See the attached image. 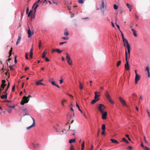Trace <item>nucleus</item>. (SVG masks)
Returning a JSON list of instances; mask_svg holds the SVG:
<instances>
[{
	"label": "nucleus",
	"mask_w": 150,
	"mask_h": 150,
	"mask_svg": "<svg viewBox=\"0 0 150 150\" xmlns=\"http://www.w3.org/2000/svg\"><path fill=\"white\" fill-rule=\"evenodd\" d=\"M106 107L103 104H100L98 105V108L101 113H103L104 112V110L106 108Z\"/></svg>",
	"instance_id": "nucleus-1"
},
{
	"label": "nucleus",
	"mask_w": 150,
	"mask_h": 150,
	"mask_svg": "<svg viewBox=\"0 0 150 150\" xmlns=\"http://www.w3.org/2000/svg\"><path fill=\"white\" fill-rule=\"evenodd\" d=\"M126 63L125 65V69L127 70H129V65L128 61V57L127 54L126 52V58H125Z\"/></svg>",
	"instance_id": "nucleus-2"
},
{
	"label": "nucleus",
	"mask_w": 150,
	"mask_h": 150,
	"mask_svg": "<svg viewBox=\"0 0 150 150\" xmlns=\"http://www.w3.org/2000/svg\"><path fill=\"white\" fill-rule=\"evenodd\" d=\"M29 100V99H28V97L25 96L23 97L21 101V104L23 105L25 103H27Z\"/></svg>",
	"instance_id": "nucleus-3"
},
{
	"label": "nucleus",
	"mask_w": 150,
	"mask_h": 150,
	"mask_svg": "<svg viewBox=\"0 0 150 150\" xmlns=\"http://www.w3.org/2000/svg\"><path fill=\"white\" fill-rule=\"evenodd\" d=\"M105 96L107 99L110 103H111L112 104L114 103V102L111 100V97L110 95H109V94L108 91H106L105 93Z\"/></svg>",
	"instance_id": "nucleus-4"
},
{
	"label": "nucleus",
	"mask_w": 150,
	"mask_h": 150,
	"mask_svg": "<svg viewBox=\"0 0 150 150\" xmlns=\"http://www.w3.org/2000/svg\"><path fill=\"white\" fill-rule=\"evenodd\" d=\"M125 47H126L127 52V50H126V49H125V56H126V52L127 53V55L128 56V54H129L130 53V50H131V48H130V46L129 45V44L127 45H126V46Z\"/></svg>",
	"instance_id": "nucleus-5"
},
{
	"label": "nucleus",
	"mask_w": 150,
	"mask_h": 150,
	"mask_svg": "<svg viewBox=\"0 0 150 150\" xmlns=\"http://www.w3.org/2000/svg\"><path fill=\"white\" fill-rule=\"evenodd\" d=\"M119 100L122 104L123 106L126 105L127 107H128V106L126 105L125 101L121 97H120L119 98Z\"/></svg>",
	"instance_id": "nucleus-6"
},
{
	"label": "nucleus",
	"mask_w": 150,
	"mask_h": 150,
	"mask_svg": "<svg viewBox=\"0 0 150 150\" xmlns=\"http://www.w3.org/2000/svg\"><path fill=\"white\" fill-rule=\"evenodd\" d=\"M27 33L28 34V38H30L33 35L34 33L33 31L31 32L30 29L29 28Z\"/></svg>",
	"instance_id": "nucleus-7"
},
{
	"label": "nucleus",
	"mask_w": 150,
	"mask_h": 150,
	"mask_svg": "<svg viewBox=\"0 0 150 150\" xmlns=\"http://www.w3.org/2000/svg\"><path fill=\"white\" fill-rule=\"evenodd\" d=\"M32 119L33 121V124H32V125H31L27 127L26 129L27 130H28V129H30V128H32L33 127H35V120L33 118H32Z\"/></svg>",
	"instance_id": "nucleus-8"
},
{
	"label": "nucleus",
	"mask_w": 150,
	"mask_h": 150,
	"mask_svg": "<svg viewBox=\"0 0 150 150\" xmlns=\"http://www.w3.org/2000/svg\"><path fill=\"white\" fill-rule=\"evenodd\" d=\"M102 114V118L103 120H105L107 118V112H103Z\"/></svg>",
	"instance_id": "nucleus-9"
},
{
	"label": "nucleus",
	"mask_w": 150,
	"mask_h": 150,
	"mask_svg": "<svg viewBox=\"0 0 150 150\" xmlns=\"http://www.w3.org/2000/svg\"><path fill=\"white\" fill-rule=\"evenodd\" d=\"M94 94L95 95V99H97L98 98H98L100 96V93L99 92H95Z\"/></svg>",
	"instance_id": "nucleus-10"
},
{
	"label": "nucleus",
	"mask_w": 150,
	"mask_h": 150,
	"mask_svg": "<svg viewBox=\"0 0 150 150\" xmlns=\"http://www.w3.org/2000/svg\"><path fill=\"white\" fill-rule=\"evenodd\" d=\"M140 76L139 75H137L135 76V83L137 84L138 82V81L140 80Z\"/></svg>",
	"instance_id": "nucleus-11"
},
{
	"label": "nucleus",
	"mask_w": 150,
	"mask_h": 150,
	"mask_svg": "<svg viewBox=\"0 0 150 150\" xmlns=\"http://www.w3.org/2000/svg\"><path fill=\"white\" fill-rule=\"evenodd\" d=\"M123 41L124 42V47H126V45H129L128 41L125 38H122Z\"/></svg>",
	"instance_id": "nucleus-12"
},
{
	"label": "nucleus",
	"mask_w": 150,
	"mask_h": 150,
	"mask_svg": "<svg viewBox=\"0 0 150 150\" xmlns=\"http://www.w3.org/2000/svg\"><path fill=\"white\" fill-rule=\"evenodd\" d=\"M3 93L4 94V95H3L1 96V98L2 99H6L8 95L7 93L6 92H4Z\"/></svg>",
	"instance_id": "nucleus-13"
},
{
	"label": "nucleus",
	"mask_w": 150,
	"mask_h": 150,
	"mask_svg": "<svg viewBox=\"0 0 150 150\" xmlns=\"http://www.w3.org/2000/svg\"><path fill=\"white\" fill-rule=\"evenodd\" d=\"M21 39V36L20 35L18 36V38L17 40V41L16 43V45H18L20 42Z\"/></svg>",
	"instance_id": "nucleus-14"
},
{
	"label": "nucleus",
	"mask_w": 150,
	"mask_h": 150,
	"mask_svg": "<svg viewBox=\"0 0 150 150\" xmlns=\"http://www.w3.org/2000/svg\"><path fill=\"white\" fill-rule=\"evenodd\" d=\"M110 140L112 142L114 143L117 144H118L119 143V142L117 141L114 139H111Z\"/></svg>",
	"instance_id": "nucleus-15"
},
{
	"label": "nucleus",
	"mask_w": 150,
	"mask_h": 150,
	"mask_svg": "<svg viewBox=\"0 0 150 150\" xmlns=\"http://www.w3.org/2000/svg\"><path fill=\"white\" fill-rule=\"evenodd\" d=\"M45 50L43 52L42 56V57L43 58H45L46 57V55L47 54V52H46Z\"/></svg>",
	"instance_id": "nucleus-16"
},
{
	"label": "nucleus",
	"mask_w": 150,
	"mask_h": 150,
	"mask_svg": "<svg viewBox=\"0 0 150 150\" xmlns=\"http://www.w3.org/2000/svg\"><path fill=\"white\" fill-rule=\"evenodd\" d=\"M131 30L133 33V34L134 35L135 37H136L137 36V34L136 33V32L135 30L134 29H131Z\"/></svg>",
	"instance_id": "nucleus-17"
},
{
	"label": "nucleus",
	"mask_w": 150,
	"mask_h": 150,
	"mask_svg": "<svg viewBox=\"0 0 150 150\" xmlns=\"http://www.w3.org/2000/svg\"><path fill=\"white\" fill-rule=\"evenodd\" d=\"M126 5H127V7L129 8V11H131L132 9V6L131 5L128 3H127L126 4Z\"/></svg>",
	"instance_id": "nucleus-18"
},
{
	"label": "nucleus",
	"mask_w": 150,
	"mask_h": 150,
	"mask_svg": "<svg viewBox=\"0 0 150 150\" xmlns=\"http://www.w3.org/2000/svg\"><path fill=\"white\" fill-rule=\"evenodd\" d=\"M99 100V98H98L97 99H94V100H92V101L91 102V103L92 104H93L94 103H95L97 101Z\"/></svg>",
	"instance_id": "nucleus-19"
},
{
	"label": "nucleus",
	"mask_w": 150,
	"mask_h": 150,
	"mask_svg": "<svg viewBox=\"0 0 150 150\" xmlns=\"http://www.w3.org/2000/svg\"><path fill=\"white\" fill-rule=\"evenodd\" d=\"M146 70H147V73H148V77H150V74L149 72V68L148 67H146Z\"/></svg>",
	"instance_id": "nucleus-20"
},
{
	"label": "nucleus",
	"mask_w": 150,
	"mask_h": 150,
	"mask_svg": "<svg viewBox=\"0 0 150 150\" xmlns=\"http://www.w3.org/2000/svg\"><path fill=\"white\" fill-rule=\"evenodd\" d=\"M51 83L52 84V85L57 86L59 88H60V87L58 85L55 84V82L54 81H51Z\"/></svg>",
	"instance_id": "nucleus-21"
},
{
	"label": "nucleus",
	"mask_w": 150,
	"mask_h": 150,
	"mask_svg": "<svg viewBox=\"0 0 150 150\" xmlns=\"http://www.w3.org/2000/svg\"><path fill=\"white\" fill-rule=\"evenodd\" d=\"M66 59L68 60L70 59H70V57L69 55L67 53H66Z\"/></svg>",
	"instance_id": "nucleus-22"
},
{
	"label": "nucleus",
	"mask_w": 150,
	"mask_h": 150,
	"mask_svg": "<svg viewBox=\"0 0 150 150\" xmlns=\"http://www.w3.org/2000/svg\"><path fill=\"white\" fill-rule=\"evenodd\" d=\"M64 34L66 36H68L69 35V32L67 29L65 30Z\"/></svg>",
	"instance_id": "nucleus-23"
},
{
	"label": "nucleus",
	"mask_w": 150,
	"mask_h": 150,
	"mask_svg": "<svg viewBox=\"0 0 150 150\" xmlns=\"http://www.w3.org/2000/svg\"><path fill=\"white\" fill-rule=\"evenodd\" d=\"M79 87L80 89H81V90L83 88V85L82 83L80 82H79Z\"/></svg>",
	"instance_id": "nucleus-24"
},
{
	"label": "nucleus",
	"mask_w": 150,
	"mask_h": 150,
	"mask_svg": "<svg viewBox=\"0 0 150 150\" xmlns=\"http://www.w3.org/2000/svg\"><path fill=\"white\" fill-rule=\"evenodd\" d=\"M36 85H42L43 86L45 85L42 83H41V82L40 81H39L36 82Z\"/></svg>",
	"instance_id": "nucleus-25"
},
{
	"label": "nucleus",
	"mask_w": 150,
	"mask_h": 150,
	"mask_svg": "<svg viewBox=\"0 0 150 150\" xmlns=\"http://www.w3.org/2000/svg\"><path fill=\"white\" fill-rule=\"evenodd\" d=\"M104 8V2L103 0H102V5L100 7L101 9H103Z\"/></svg>",
	"instance_id": "nucleus-26"
},
{
	"label": "nucleus",
	"mask_w": 150,
	"mask_h": 150,
	"mask_svg": "<svg viewBox=\"0 0 150 150\" xmlns=\"http://www.w3.org/2000/svg\"><path fill=\"white\" fill-rule=\"evenodd\" d=\"M76 142L75 139H71L69 141V143H71L72 142Z\"/></svg>",
	"instance_id": "nucleus-27"
},
{
	"label": "nucleus",
	"mask_w": 150,
	"mask_h": 150,
	"mask_svg": "<svg viewBox=\"0 0 150 150\" xmlns=\"http://www.w3.org/2000/svg\"><path fill=\"white\" fill-rule=\"evenodd\" d=\"M40 1L41 2H42V1H41V0H38L37 1H36L35 3L33 4V8L35 6V4H38V3H39Z\"/></svg>",
	"instance_id": "nucleus-28"
},
{
	"label": "nucleus",
	"mask_w": 150,
	"mask_h": 150,
	"mask_svg": "<svg viewBox=\"0 0 150 150\" xmlns=\"http://www.w3.org/2000/svg\"><path fill=\"white\" fill-rule=\"evenodd\" d=\"M122 141L125 142L127 144L129 143L128 141L125 138H122Z\"/></svg>",
	"instance_id": "nucleus-29"
},
{
	"label": "nucleus",
	"mask_w": 150,
	"mask_h": 150,
	"mask_svg": "<svg viewBox=\"0 0 150 150\" xmlns=\"http://www.w3.org/2000/svg\"><path fill=\"white\" fill-rule=\"evenodd\" d=\"M76 106L78 108V109L81 112V113H83L82 111L80 109L79 105L77 104V103H76Z\"/></svg>",
	"instance_id": "nucleus-30"
},
{
	"label": "nucleus",
	"mask_w": 150,
	"mask_h": 150,
	"mask_svg": "<svg viewBox=\"0 0 150 150\" xmlns=\"http://www.w3.org/2000/svg\"><path fill=\"white\" fill-rule=\"evenodd\" d=\"M10 85V83H8L7 85V88H6V91L4 92H6H6H7V91L8 90V88L9 87Z\"/></svg>",
	"instance_id": "nucleus-31"
},
{
	"label": "nucleus",
	"mask_w": 150,
	"mask_h": 150,
	"mask_svg": "<svg viewBox=\"0 0 150 150\" xmlns=\"http://www.w3.org/2000/svg\"><path fill=\"white\" fill-rule=\"evenodd\" d=\"M6 85V84L2 83L1 85V87L2 88V89H4Z\"/></svg>",
	"instance_id": "nucleus-32"
},
{
	"label": "nucleus",
	"mask_w": 150,
	"mask_h": 150,
	"mask_svg": "<svg viewBox=\"0 0 150 150\" xmlns=\"http://www.w3.org/2000/svg\"><path fill=\"white\" fill-rule=\"evenodd\" d=\"M105 124H103L102 125V129L103 131H105Z\"/></svg>",
	"instance_id": "nucleus-33"
},
{
	"label": "nucleus",
	"mask_w": 150,
	"mask_h": 150,
	"mask_svg": "<svg viewBox=\"0 0 150 150\" xmlns=\"http://www.w3.org/2000/svg\"><path fill=\"white\" fill-rule=\"evenodd\" d=\"M121 61H119L117 62V67H119L121 64Z\"/></svg>",
	"instance_id": "nucleus-34"
},
{
	"label": "nucleus",
	"mask_w": 150,
	"mask_h": 150,
	"mask_svg": "<svg viewBox=\"0 0 150 150\" xmlns=\"http://www.w3.org/2000/svg\"><path fill=\"white\" fill-rule=\"evenodd\" d=\"M35 6L34 8L35 12V11H36V9L38 6V4H35Z\"/></svg>",
	"instance_id": "nucleus-35"
},
{
	"label": "nucleus",
	"mask_w": 150,
	"mask_h": 150,
	"mask_svg": "<svg viewBox=\"0 0 150 150\" xmlns=\"http://www.w3.org/2000/svg\"><path fill=\"white\" fill-rule=\"evenodd\" d=\"M143 149L144 150H150L149 148L146 146H145Z\"/></svg>",
	"instance_id": "nucleus-36"
},
{
	"label": "nucleus",
	"mask_w": 150,
	"mask_h": 150,
	"mask_svg": "<svg viewBox=\"0 0 150 150\" xmlns=\"http://www.w3.org/2000/svg\"><path fill=\"white\" fill-rule=\"evenodd\" d=\"M12 51V48L11 47L9 52V57H10L11 55V52Z\"/></svg>",
	"instance_id": "nucleus-37"
},
{
	"label": "nucleus",
	"mask_w": 150,
	"mask_h": 150,
	"mask_svg": "<svg viewBox=\"0 0 150 150\" xmlns=\"http://www.w3.org/2000/svg\"><path fill=\"white\" fill-rule=\"evenodd\" d=\"M115 10H117L118 9V6L116 4H114L113 6Z\"/></svg>",
	"instance_id": "nucleus-38"
},
{
	"label": "nucleus",
	"mask_w": 150,
	"mask_h": 150,
	"mask_svg": "<svg viewBox=\"0 0 150 150\" xmlns=\"http://www.w3.org/2000/svg\"><path fill=\"white\" fill-rule=\"evenodd\" d=\"M56 51L59 53H60L62 52V50H60L58 49H56Z\"/></svg>",
	"instance_id": "nucleus-39"
},
{
	"label": "nucleus",
	"mask_w": 150,
	"mask_h": 150,
	"mask_svg": "<svg viewBox=\"0 0 150 150\" xmlns=\"http://www.w3.org/2000/svg\"><path fill=\"white\" fill-rule=\"evenodd\" d=\"M68 63L70 65H71L72 64V62L71 59L68 60Z\"/></svg>",
	"instance_id": "nucleus-40"
},
{
	"label": "nucleus",
	"mask_w": 150,
	"mask_h": 150,
	"mask_svg": "<svg viewBox=\"0 0 150 150\" xmlns=\"http://www.w3.org/2000/svg\"><path fill=\"white\" fill-rule=\"evenodd\" d=\"M33 10H30V11H29V12L28 14V17H30V15L33 12Z\"/></svg>",
	"instance_id": "nucleus-41"
},
{
	"label": "nucleus",
	"mask_w": 150,
	"mask_h": 150,
	"mask_svg": "<svg viewBox=\"0 0 150 150\" xmlns=\"http://www.w3.org/2000/svg\"><path fill=\"white\" fill-rule=\"evenodd\" d=\"M66 101V100L65 99H64V100H62V105L63 106H64V102H65Z\"/></svg>",
	"instance_id": "nucleus-42"
},
{
	"label": "nucleus",
	"mask_w": 150,
	"mask_h": 150,
	"mask_svg": "<svg viewBox=\"0 0 150 150\" xmlns=\"http://www.w3.org/2000/svg\"><path fill=\"white\" fill-rule=\"evenodd\" d=\"M78 2L79 3L82 4L84 3V1L83 0H79Z\"/></svg>",
	"instance_id": "nucleus-43"
},
{
	"label": "nucleus",
	"mask_w": 150,
	"mask_h": 150,
	"mask_svg": "<svg viewBox=\"0 0 150 150\" xmlns=\"http://www.w3.org/2000/svg\"><path fill=\"white\" fill-rule=\"evenodd\" d=\"M125 136L127 137L128 139V140L129 141H131V139H130V138L129 137V136L127 134H125Z\"/></svg>",
	"instance_id": "nucleus-44"
},
{
	"label": "nucleus",
	"mask_w": 150,
	"mask_h": 150,
	"mask_svg": "<svg viewBox=\"0 0 150 150\" xmlns=\"http://www.w3.org/2000/svg\"><path fill=\"white\" fill-rule=\"evenodd\" d=\"M41 40H39V47L40 49V47L41 46Z\"/></svg>",
	"instance_id": "nucleus-45"
},
{
	"label": "nucleus",
	"mask_w": 150,
	"mask_h": 150,
	"mask_svg": "<svg viewBox=\"0 0 150 150\" xmlns=\"http://www.w3.org/2000/svg\"><path fill=\"white\" fill-rule=\"evenodd\" d=\"M17 56H15L14 57V62L15 64L17 63V60H16Z\"/></svg>",
	"instance_id": "nucleus-46"
},
{
	"label": "nucleus",
	"mask_w": 150,
	"mask_h": 150,
	"mask_svg": "<svg viewBox=\"0 0 150 150\" xmlns=\"http://www.w3.org/2000/svg\"><path fill=\"white\" fill-rule=\"evenodd\" d=\"M54 80V79L53 78H50L49 79V81L51 83V81H53Z\"/></svg>",
	"instance_id": "nucleus-47"
},
{
	"label": "nucleus",
	"mask_w": 150,
	"mask_h": 150,
	"mask_svg": "<svg viewBox=\"0 0 150 150\" xmlns=\"http://www.w3.org/2000/svg\"><path fill=\"white\" fill-rule=\"evenodd\" d=\"M144 141L145 142V143H147V141L146 140V137H145V136H144Z\"/></svg>",
	"instance_id": "nucleus-48"
},
{
	"label": "nucleus",
	"mask_w": 150,
	"mask_h": 150,
	"mask_svg": "<svg viewBox=\"0 0 150 150\" xmlns=\"http://www.w3.org/2000/svg\"><path fill=\"white\" fill-rule=\"evenodd\" d=\"M26 115H28L32 119V118H33L32 117H31V116L30 115L28 114V113H27V114H25L24 115H23V116H25Z\"/></svg>",
	"instance_id": "nucleus-49"
},
{
	"label": "nucleus",
	"mask_w": 150,
	"mask_h": 150,
	"mask_svg": "<svg viewBox=\"0 0 150 150\" xmlns=\"http://www.w3.org/2000/svg\"><path fill=\"white\" fill-rule=\"evenodd\" d=\"M146 111L148 114V116L150 118V112L148 110H147Z\"/></svg>",
	"instance_id": "nucleus-50"
},
{
	"label": "nucleus",
	"mask_w": 150,
	"mask_h": 150,
	"mask_svg": "<svg viewBox=\"0 0 150 150\" xmlns=\"http://www.w3.org/2000/svg\"><path fill=\"white\" fill-rule=\"evenodd\" d=\"M13 66H10L9 67L10 68L11 70H13Z\"/></svg>",
	"instance_id": "nucleus-51"
},
{
	"label": "nucleus",
	"mask_w": 150,
	"mask_h": 150,
	"mask_svg": "<svg viewBox=\"0 0 150 150\" xmlns=\"http://www.w3.org/2000/svg\"><path fill=\"white\" fill-rule=\"evenodd\" d=\"M28 53H26L25 55V57L26 59H28Z\"/></svg>",
	"instance_id": "nucleus-52"
},
{
	"label": "nucleus",
	"mask_w": 150,
	"mask_h": 150,
	"mask_svg": "<svg viewBox=\"0 0 150 150\" xmlns=\"http://www.w3.org/2000/svg\"><path fill=\"white\" fill-rule=\"evenodd\" d=\"M84 144H85V142L84 141H83L82 144H81V147H84Z\"/></svg>",
	"instance_id": "nucleus-53"
},
{
	"label": "nucleus",
	"mask_w": 150,
	"mask_h": 150,
	"mask_svg": "<svg viewBox=\"0 0 150 150\" xmlns=\"http://www.w3.org/2000/svg\"><path fill=\"white\" fill-rule=\"evenodd\" d=\"M45 58V61L47 62H48L50 61V60L47 58Z\"/></svg>",
	"instance_id": "nucleus-54"
},
{
	"label": "nucleus",
	"mask_w": 150,
	"mask_h": 150,
	"mask_svg": "<svg viewBox=\"0 0 150 150\" xmlns=\"http://www.w3.org/2000/svg\"><path fill=\"white\" fill-rule=\"evenodd\" d=\"M65 133V134L66 133V132H64V130H62L61 131V132H60V134L61 135H62L64 133Z\"/></svg>",
	"instance_id": "nucleus-55"
},
{
	"label": "nucleus",
	"mask_w": 150,
	"mask_h": 150,
	"mask_svg": "<svg viewBox=\"0 0 150 150\" xmlns=\"http://www.w3.org/2000/svg\"><path fill=\"white\" fill-rule=\"evenodd\" d=\"M7 111L9 113H10L11 112L12 110L11 109H8L7 110Z\"/></svg>",
	"instance_id": "nucleus-56"
},
{
	"label": "nucleus",
	"mask_w": 150,
	"mask_h": 150,
	"mask_svg": "<svg viewBox=\"0 0 150 150\" xmlns=\"http://www.w3.org/2000/svg\"><path fill=\"white\" fill-rule=\"evenodd\" d=\"M67 43V42H60L59 44L60 45H61L63 44H64V43Z\"/></svg>",
	"instance_id": "nucleus-57"
},
{
	"label": "nucleus",
	"mask_w": 150,
	"mask_h": 150,
	"mask_svg": "<svg viewBox=\"0 0 150 150\" xmlns=\"http://www.w3.org/2000/svg\"><path fill=\"white\" fill-rule=\"evenodd\" d=\"M128 149L129 150H132V147L130 146L128 147Z\"/></svg>",
	"instance_id": "nucleus-58"
},
{
	"label": "nucleus",
	"mask_w": 150,
	"mask_h": 150,
	"mask_svg": "<svg viewBox=\"0 0 150 150\" xmlns=\"http://www.w3.org/2000/svg\"><path fill=\"white\" fill-rule=\"evenodd\" d=\"M62 39H63L64 40H65V39L68 40V39H69V38H67V37L66 38V37H62Z\"/></svg>",
	"instance_id": "nucleus-59"
},
{
	"label": "nucleus",
	"mask_w": 150,
	"mask_h": 150,
	"mask_svg": "<svg viewBox=\"0 0 150 150\" xmlns=\"http://www.w3.org/2000/svg\"><path fill=\"white\" fill-rule=\"evenodd\" d=\"M70 150H74V148H73V146H71L70 147Z\"/></svg>",
	"instance_id": "nucleus-60"
},
{
	"label": "nucleus",
	"mask_w": 150,
	"mask_h": 150,
	"mask_svg": "<svg viewBox=\"0 0 150 150\" xmlns=\"http://www.w3.org/2000/svg\"><path fill=\"white\" fill-rule=\"evenodd\" d=\"M15 86H14L12 88V91H14L15 88Z\"/></svg>",
	"instance_id": "nucleus-61"
},
{
	"label": "nucleus",
	"mask_w": 150,
	"mask_h": 150,
	"mask_svg": "<svg viewBox=\"0 0 150 150\" xmlns=\"http://www.w3.org/2000/svg\"><path fill=\"white\" fill-rule=\"evenodd\" d=\"M143 99V97L142 96H141L139 98V100H142Z\"/></svg>",
	"instance_id": "nucleus-62"
},
{
	"label": "nucleus",
	"mask_w": 150,
	"mask_h": 150,
	"mask_svg": "<svg viewBox=\"0 0 150 150\" xmlns=\"http://www.w3.org/2000/svg\"><path fill=\"white\" fill-rule=\"evenodd\" d=\"M63 82V80L62 79H61L60 80V84H62V82Z\"/></svg>",
	"instance_id": "nucleus-63"
},
{
	"label": "nucleus",
	"mask_w": 150,
	"mask_h": 150,
	"mask_svg": "<svg viewBox=\"0 0 150 150\" xmlns=\"http://www.w3.org/2000/svg\"><path fill=\"white\" fill-rule=\"evenodd\" d=\"M2 83L5 84L6 82V81L4 80H2Z\"/></svg>",
	"instance_id": "nucleus-64"
}]
</instances>
